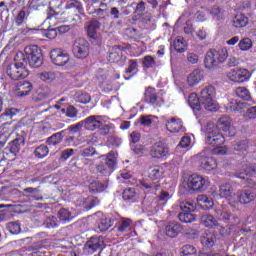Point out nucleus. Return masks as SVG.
Segmentation results:
<instances>
[{"mask_svg":"<svg viewBox=\"0 0 256 256\" xmlns=\"http://www.w3.org/2000/svg\"><path fill=\"white\" fill-rule=\"evenodd\" d=\"M205 143L210 147H214L211 150L212 155H227V148L223 147L225 145V136L223 134L212 130L205 134Z\"/></svg>","mask_w":256,"mask_h":256,"instance_id":"1","label":"nucleus"},{"mask_svg":"<svg viewBox=\"0 0 256 256\" xmlns=\"http://www.w3.org/2000/svg\"><path fill=\"white\" fill-rule=\"evenodd\" d=\"M81 15H83V5L79 1H70L66 5V10L62 14L65 23L81 25Z\"/></svg>","mask_w":256,"mask_h":256,"instance_id":"2","label":"nucleus"},{"mask_svg":"<svg viewBox=\"0 0 256 256\" xmlns=\"http://www.w3.org/2000/svg\"><path fill=\"white\" fill-rule=\"evenodd\" d=\"M227 57H229V52L225 48L210 49L204 58V66L206 69H214V67H219L221 63H225Z\"/></svg>","mask_w":256,"mask_h":256,"instance_id":"3","label":"nucleus"},{"mask_svg":"<svg viewBox=\"0 0 256 256\" xmlns=\"http://www.w3.org/2000/svg\"><path fill=\"white\" fill-rule=\"evenodd\" d=\"M163 173H165V169L159 165L151 166L148 169V177L152 179V181L156 182H142L141 185L143 189H147L150 193H154V191H159L161 189V184L159 180L163 179Z\"/></svg>","mask_w":256,"mask_h":256,"instance_id":"4","label":"nucleus"},{"mask_svg":"<svg viewBox=\"0 0 256 256\" xmlns=\"http://www.w3.org/2000/svg\"><path fill=\"white\" fill-rule=\"evenodd\" d=\"M26 61L33 69H39L45 61L43 50L38 45L26 46L24 49Z\"/></svg>","mask_w":256,"mask_h":256,"instance_id":"5","label":"nucleus"},{"mask_svg":"<svg viewBox=\"0 0 256 256\" xmlns=\"http://www.w3.org/2000/svg\"><path fill=\"white\" fill-rule=\"evenodd\" d=\"M215 95H217V89L211 84L205 86L200 91V101L207 111H213L215 109Z\"/></svg>","mask_w":256,"mask_h":256,"instance_id":"6","label":"nucleus"},{"mask_svg":"<svg viewBox=\"0 0 256 256\" xmlns=\"http://www.w3.org/2000/svg\"><path fill=\"white\" fill-rule=\"evenodd\" d=\"M209 185H211L209 179H205L199 174H192L187 180L188 189L190 191H195L196 193H203V191H207Z\"/></svg>","mask_w":256,"mask_h":256,"instance_id":"7","label":"nucleus"},{"mask_svg":"<svg viewBox=\"0 0 256 256\" xmlns=\"http://www.w3.org/2000/svg\"><path fill=\"white\" fill-rule=\"evenodd\" d=\"M105 249V239L103 236H91L83 246L84 255H94L97 251Z\"/></svg>","mask_w":256,"mask_h":256,"instance_id":"8","label":"nucleus"},{"mask_svg":"<svg viewBox=\"0 0 256 256\" xmlns=\"http://www.w3.org/2000/svg\"><path fill=\"white\" fill-rule=\"evenodd\" d=\"M144 103H148V105L153 107H163L165 105V98L157 93V89L149 86L144 92Z\"/></svg>","mask_w":256,"mask_h":256,"instance_id":"9","label":"nucleus"},{"mask_svg":"<svg viewBox=\"0 0 256 256\" xmlns=\"http://www.w3.org/2000/svg\"><path fill=\"white\" fill-rule=\"evenodd\" d=\"M89 42L84 38H78L72 46V53L76 59H87L89 57Z\"/></svg>","mask_w":256,"mask_h":256,"instance_id":"10","label":"nucleus"},{"mask_svg":"<svg viewBox=\"0 0 256 256\" xmlns=\"http://www.w3.org/2000/svg\"><path fill=\"white\" fill-rule=\"evenodd\" d=\"M14 63H16L18 71V81L21 79H27L30 75V71L27 68V58L23 52H17L14 56Z\"/></svg>","mask_w":256,"mask_h":256,"instance_id":"11","label":"nucleus"},{"mask_svg":"<svg viewBox=\"0 0 256 256\" xmlns=\"http://www.w3.org/2000/svg\"><path fill=\"white\" fill-rule=\"evenodd\" d=\"M85 29L91 43H99V41H101V32H99V29H101V22H99V20L88 22Z\"/></svg>","mask_w":256,"mask_h":256,"instance_id":"12","label":"nucleus"},{"mask_svg":"<svg viewBox=\"0 0 256 256\" xmlns=\"http://www.w3.org/2000/svg\"><path fill=\"white\" fill-rule=\"evenodd\" d=\"M25 146V135H19L17 134L16 138L12 140L8 146L4 149L5 153H9V156L11 159H14L17 157V154L19 151H21V148Z\"/></svg>","mask_w":256,"mask_h":256,"instance_id":"13","label":"nucleus"},{"mask_svg":"<svg viewBox=\"0 0 256 256\" xmlns=\"http://www.w3.org/2000/svg\"><path fill=\"white\" fill-rule=\"evenodd\" d=\"M149 154L152 159H167L169 155V147L162 141L156 142L151 146Z\"/></svg>","mask_w":256,"mask_h":256,"instance_id":"14","label":"nucleus"},{"mask_svg":"<svg viewBox=\"0 0 256 256\" xmlns=\"http://www.w3.org/2000/svg\"><path fill=\"white\" fill-rule=\"evenodd\" d=\"M228 77L234 83H246V81H249V79H251V72L244 68H239L236 70L232 69L228 73Z\"/></svg>","mask_w":256,"mask_h":256,"instance_id":"15","label":"nucleus"},{"mask_svg":"<svg viewBox=\"0 0 256 256\" xmlns=\"http://www.w3.org/2000/svg\"><path fill=\"white\" fill-rule=\"evenodd\" d=\"M50 59L53 64L57 65L58 67H63L67 65V63L71 60L69 54L65 53L61 49H53L50 51Z\"/></svg>","mask_w":256,"mask_h":256,"instance_id":"16","label":"nucleus"},{"mask_svg":"<svg viewBox=\"0 0 256 256\" xmlns=\"http://www.w3.org/2000/svg\"><path fill=\"white\" fill-rule=\"evenodd\" d=\"M82 123L86 131H96V129H99V127H101L103 121H101V116L91 115L88 116L86 119L82 120Z\"/></svg>","mask_w":256,"mask_h":256,"instance_id":"17","label":"nucleus"},{"mask_svg":"<svg viewBox=\"0 0 256 256\" xmlns=\"http://www.w3.org/2000/svg\"><path fill=\"white\" fill-rule=\"evenodd\" d=\"M237 199L241 205H249V203H253V201H255L256 194L249 189L238 190Z\"/></svg>","mask_w":256,"mask_h":256,"instance_id":"18","label":"nucleus"},{"mask_svg":"<svg viewBox=\"0 0 256 256\" xmlns=\"http://www.w3.org/2000/svg\"><path fill=\"white\" fill-rule=\"evenodd\" d=\"M166 129L170 133H179L180 131H184L183 120L177 117L169 118L166 121Z\"/></svg>","mask_w":256,"mask_h":256,"instance_id":"19","label":"nucleus"},{"mask_svg":"<svg viewBox=\"0 0 256 256\" xmlns=\"http://www.w3.org/2000/svg\"><path fill=\"white\" fill-rule=\"evenodd\" d=\"M218 195L221 199H228L231 201L235 197V192H233V185L231 183H224L219 186Z\"/></svg>","mask_w":256,"mask_h":256,"instance_id":"20","label":"nucleus"},{"mask_svg":"<svg viewBox=\"0 0 256 256\" xmlns=\"http://www.w3.org/2000/svg\"><path fill=\"white\" fill-rule=\"evenodd\" d=\"M33 91V84L29 81L19 82L16 85V97H27Z\"/></svg>","mask_w":256,"mask_h":256,"instance_id":"21","label":"nucleus"},{"mask_svg":"<svg viewBox=\"0 0 256 256\" xmlns=\"http://www.w3.org/2000/svg\"><path fill=\"white\" fill-rule=\"evenodd\" d=\"M182 231H183V226H181L179 222H176V221L169 222L165 228V233L167 237H171V238L177 237L179 233H181Z\"/></svg>","mask_w":256,"mask_h":256,"instance_id":"22","label":"nucleus"},{"mask_svg":"<svg viewBox=\"0 0 256 256\" xmlns=\"http://www.w3.org/2000/svg\"><path fill=\"white\" fill-rule=\"evenodd\" d=\"M114 223L115 219H113L111 216L103 215L98 223V229L100 233H105V231H109V228L113 227Z\"/></svg>","mask_w":256,"mask_h":256,"instance_id":"23","label":"nucleus"},{"mask_svg":"<svg viewBox=\"0 0 256 256\" xmlns=\"http://www.w3.org/2000/svg\"><path fill=\"white\" fill-rule=\"evenodd\" d=\"M139 72V60L138 59H130L128 60V68H126L125 73L127 75H131L130 77H124L126 81H129L131 77H134V75H137Z\"/></svg>","mask_w":256,"mask_h":256,"instance_id":"24","label":"nucleus"},{"mask_svg":"<svg viewBox=\"0 0 256 256\" xmlns=\"http://www.w3.org/2000/svg\"><path fill=\"white\" fill-rule=\"evenodd\" d=\"M203 78V71L196 69L188 76L187 83L189 87H195V85H199V83H201Z\"/></svg>","mask_w":256,"mask_h":256,"instance_id":"25","label":"nucleus"},{"mask_svg":"<svg viewBox=\"0 0 256 256\" xmlns=\"http://www.w3.org/2000/svg\"><path fill=\"white\" fill-rule=\"evenodd\" d=\"M197 203L201 207V209H204V211L213 209V206L215 205V202H213V198L208 197L207 195H199L197 197Z\"/></svg>","mask_w":256,"mask_h":256,"instance_id":"26","label":"nucleus"},{"mask_svg":"<svg viewBox=\"0 0 256 256\" xmlns=\"http://www.w3.org/2000/svg\"><path fill=\"white\" fill-rule=\"evenodd\" d=\"M200 167L208 173L210 171H215L217 169V160L213 157H205L202 159Z\"/></svg>","mask_w":256,"mask_h":256,"instance_id":"27","label":"nucleus"},{"mask_svg":"<svg viewBox=\"0 0 256 256\" xmlns=\"http://www.w3.org/2000/svg\"><path fill=\"white\" fill-rule=\"evenodd\" d=\"M188 105L193 111H201V97L197 93H191L188 96Z\"/></svg>","mask_w":256,"mask_h":256,"instance_id":"28","label":"nucleus"},{"mask_svg":"<svg viewBox=\"0 0 256 256\" xmlns=\"http://www.w3.org/2000/svg\"><path fill=\"white\" fill-rule=\"evenodd\" d=\"M249 25V18L245 14H236L233 18V26L236 29H243Z\"/></svg>","mask_w":256,"mask_h":256,"instance_id":"29","label":"nucleus"},{"mask_svg":"<svg viewBox=\"0 0 256 256\" xmlns=\"http://www.w3.org/2000/svg\"><path fill=\"white\" fill-rule=\"evenodd\" d=\"M216 127L219 131H224L227 133L231 129V118L229 116H223L218 119Z\"/></svg>","mask_w":256,"mask_h":256,"instance_id":"30","label":"nucleus"},{"mask_svg":"<svg viewBox=\"0 0 256 256\" xmlns=\"http://www.w3.org/2000/svg\"><path fill=\"white\" fill-rule=\"evenodd\" d=\"M122 199L126 203H135L137 201V191L135 188H127L122 193Z\"/></svg>","mask_w":256,"mask_h":256,"instance_id":"31","label":"nucleus"},{"mask_svg":"<svg viewBox=\"0 0 256 256\" xmlns=\"http://www.w3.org/2000/svg\"><path fill=\"white\" fill-rule=\"evenodd\" d=\"M201 223L205 226L208 227L209 229H213V227H218L219 222H217V219L213 217L211 214H206L201 217Z\"/></svg>","mask_w":256,"mask_h":256,"instance_id":"32","label":"nucleus"},{"mask_svg":"<svg viewBox=\"0 0 256 256\" xmlns=\"http://www.w3.org/2000/svg\"><path fill=\"white\" fill-rule=\"evenodd\" d=\"M215 241H217V236H215L212 232L204 233L201 238V243L204 247L211 248L215 245Z\"/></svg>","mask_w":256,"mask_h":256,"instance_id":"33","label":"nucleus"},{"mask_svg":"<svg viewBox=\"0 0 256 256\" xmlns=\"http://www.w3.org/2000/svg\"><path fill=\"white\" fill-rule=\"evenodd\" d=\"M256 175V166H247L244 169V172H236L235 177L237 179H245L246 177H255Z\"/></svg>","mask_w":256,"mask_h":256,"instance_id":"34","label":"nucleus"},{"mask_svg":"<svg viewBox=\"0 0 256 256\" xmlns=\"http://www.w3.org/2000/svg\"><path fill=\"white\" fill-rule=\"evenodd\" d=\"M63 137H65V131L62 130L48 137L46 143L47 145H59L63 141Z\"/></svg>","mask_w":256,"mask_h":256,"instance_id":"35","label":"nucleus"},{"mask_svg":"<svg viewBox=\"0 0 256 256\" xmlns=\"http://www.w3.org/2000/svg\"><path fill=\"white\" fill-rule=\"evenodd\" d=\"M247 107V103L241 102L239 100H231L228 103V111L237 112V111H243Z\"/></svg>","mask_w":256,"mask_h":256,"instance_id":"36","label":"nucleus"},{"mask_svg":"<svg viewBox=\"0 0 256 256\" xmlns=\"http://www.w3.org/2000/svg\"><path fill=\"white\" fill-rule=\"evenodd\" d=\"M6 74L12 81H19V74L17 70V62L9 64L6 68Z\"/></svg>","mask_w":256,"mask_h":256,"instance_id":"37","label":"nucleus"},{"mask_svg":"<svg viewBox=\"0 0 256 256\" xmlns=\"http://www.w3.org/2000/svg\"><path fill=\"white\" fill-rule=\"evenodd\" d=\"M49 155V147L45 144H41L34 150V156L36 159H45Z\"/></svg>","mask_w":256,"mask_h":256,"instance_id":"38","label":"nucleus"},{"mask_svg":"<svg viewBox=\"0 0 256 256\" xmlns=\"http://www.w3.org/2000/svg\"><path fill=\"white\" fill-rule=\"evenodd\" d=\"M131 219L122 218L118 224L117 231L118 233H127V231L131 230Z\"/></svg>","mask_w":256,"mask_h":256,"instance_id":"39","label":"nucleus"},{"mask_svg":"<svg viewBox=\"0 0 256 256\" xmlns=\"http://www.w3.org/2000/svg\"><path fill=\"white\" fill-rule=\"evenodd\" d=\"M178 219L181 223H193L197 219V215L191 214V212H181L178 214Z\"/></svg>","mask_w":256,"mask_h":256,"instance_id":"40","label":"nucleus"},{"mask_svg":"<svg viewBox=\"0 0 256 256\" xmlns=\"http://www.w3.org/2000/svg\"><path fill=\"white\" fill-rule=\"evenodd\" d=\"M180 209L186 213H193L197 209V205L192 200H185L180 203Z\"/></svg>","mask_w":256,"mask_h":256,"instance_id":"41","label":"nucleus"},{"mask_svg":"<svg viewBox=\"0 0 256 256\" xmlns=\"http://www.w3.org/2000/svg\"><path fill=\"white\" fill-rule=\"evenodd\" d=\"M236 95L243 101H251V92H249V89L245 87H238L236 89Z\"/></svg>","mask_w":256,"mask_h":256,"instance_id":"42","label":"nucleus"},{"mask_svg":"<svg viewBox=\"0 0 256 256\" xmlns=\"http://www.w3.org/2000/svg\"><path fill=\"white\" fill-rule=\"evenodd\" d=\"M106 186L102 182L94 181L89 185L90 193H103L105 191Z\"/></svg>","mask_w":256,"mask_h":256,"instance_id":"43","label":"nucleus"},{"mask_svg":"<svg viewBox=\"0 0 256 256\" xmlns=\"http://www.w3.org/2000/svg\"><path fill=\"white\" fill-rule=\"evenodd\" d=\"M6 229L11 235H19L21 233V224L19 222H9L6 225Z\"/></svg>","mask_w":256,"mask_h":256,"instance_id":"44","label":"nucleus"},{"mask_svg":"<svg viewBox=\"0 0 256 256\" xmlns=\"http://www.w3.org/2000/svg\"><path fill=\"white\" fill-rule=\"evenodd\" d=\"M173 45L177 53H185V39L183 37L181 36L176 37Z\"/></svg>","mask_w":256,"mask_h":256,"instance_id":"45","label":"nucleus"},{"mask_svg":"<svg viewBox=\"0 0 256 256\" xmlns=\"http://www.w3.org/2000/svg\"><path fill=\"white\" fill-rule=\"evenodd\" d=\"M232 147L234 151H247V149H249V140L244 139L237 141L232 145Z\"/></svg>","mask_w":256,"mask_h":256,"instance_id":"46","label":"nucleus"},{"mask_svg":"<svg viewBox=\"0 0 256 256\" xmlns=\"http://www.w3.org/2000/svg\"><path fill=\"white\" fill-rule=\"evenodd\" d=\"M27 17H29V14L27 13V11H25V8L20 10L17 16L15 17V23L17 27H21V25L25 23Z\"/></svg>","mask_w":256,"mask_h":256,"instance_id":"47","label":"nucleus"},{"mask_svg":"<svg viewBox=\"0 0 256 256\" xmlns=\"http://www.w3.org/2000/svg\"><path fill=\"white\" fill-rule=\"evenodd\" d=\"M238 47H239L240 51H249V49H251V47H253V41L248 37L243 38L238 43Z\"/></svg>","mask_w":256,"mask_h":256,"instance_id":"48","label":"nucleus"},{"mask_svg":"<svg viewBox=\"0 0 256 256\" xmlns=\"http://www.w3.org/2000/svg\"><path fill=\"white\" fill-rule=\"evenodd\" d=\"M105 163L110 169H113V167H115V165H117V157H115L114 151H110L106 155Z\"/></svg>","mask_w":256,"mask_h":256,"instance_id":"49","label":"nucleus"},{"mask_svg":"<svg viewBox=\"0 0 256 256\" xmlns=\"http://www.w3.org/2000/svg\"><path fill=\"white\" fill-rule=\"evenodd\" d=\"M83 121H80L76 124H73V125H70L68 127V129H65L63 131H65V134L66 133H70L71 135H75V133H79V131H81V129H83Z\"/></svg>","mask_w":256,"mask_h":256,"instance_id":"50","label":"nucleus"},{"mask_svg":"<svg viewBox=\"0 0 256 256\" xmlns=\"http://www.w3.org/2000/svg\"><path fill=\"white\" fill-rule=\"evenodd\" d=\"M39 77L45 83H53L56 79L55 72H42L39 74Z\"/></svg>","mask_w":256,"mask_h":256,"instance_id":"51","label":"nucleus"},{"mask_svg":"<svg viewBox=\"0 0 256 256\" xmlns=\"http://www.w3.org/2000/svg\"><path fill=\"white\" fill-rule=\"evenodd\" d=\"M44 226L47 229H55V227H59V221L57 220V217L51 216L46 218L44 222Z\"/></svg>","mask_w":256,"mask_h":256,"instance_id":"52","label":"nucleus"},{"mask_svg":"<svg viewBox=\"0 0 256 256\" xmlns=\"http://www.w3.org/2000/svg\"><path fill=\"white\" fill-rule=\"evenodd\" d=\"M182 256H197V249L193 245H185L182 247Z\"/></svg>","mask_w":256,"mask_h":256,"instance_id":"53","label":"nucleus"},{"mask_svg":"<svg viewBox=\"0 0 256 256\" xmlns=\"http://www.w3.org/2000/svg\"><path fill=\"white\" fill-rule=\"evenodd\" d=\"M62 113H66V117H69L70 119H75V117H77V108H75V106H68L67 109L65 110V108L61 109Z\"/></svg>","mask_w":256,"mask_h":256,"instance_id":"54","label":"nucleus"},{"mask_svg":"<svg viewBox=\"0 0 256 256\" xmlns=\"http://www.w3.org/2000/svg\"><path fill=\"white\" fill-rule=\"evenodd\" d=\"M91 102V95L89 93H82L76 97V103H81L82 105H87Z\"/></svg>","mask_w":256,"mask_h":256,"instance_id":"55","label":"nucleus"},{"mask_svg":"<svg viewBox=\"0 0 256 256\" xmlns=\"http://www.w3.org/2000/svg\"><path fill=\"white\" fill-rule=\"evenodd\" d=\"M58 217L60 221H71V212L65 208H62L58 211Z\"/></svg>","mask_w":256,"mask_h":256,"instance_id":"56","label":"nucleus"},{"mask_svg":"<svg viewBox=\"0 0 256 256\" xmlns=\"http://www.w3.org/2000/svg\"><path fill=\"white\" fill-rule=\"evenodd\" d=\"M143 67H145V69H151V67H153V65H155V58L151 55H147L143 58V62H142Z\"/></svg>","mask_w":256,"mask_h":256,"instance_id":"57","label":"nucleus"},{"mask_svg":"<svg viewBox=\"0 0 256 256\" xmlns=\"http://www.w3.org/2000/svg\"><path fill=\"white\" fill-rule=\"evenodd\" d=\"M65 135H68L64 140L65 147L75 146V134L66 133Z\"/></svg>","mask_w":256,"mask_h":256,"instance_id":"58","label":"nucleus"},{"mask_svg":"<svg viewBox=\"0 0 256 256\" xmlns=\"http://www.w3.org/2000/svg\"><path fill=\"white\" fill-rule=\"evenodd\" d=\"M122 56L118 52H110L108 54L109 63H119L121 61Z\"/></svg>","mask_w":256,"mask_h":256,"instance_id":"59","label":"nucleus"},{"mask_svg":"<svg viewBox=\"0 0 256 256\" xmlns=\"http://www.w3.org/2000/svg\"><path fill=\"white\" fill-rule=\"evenodd\" d=\"M191 145V137L184 136L181 138L178 147H181L182 149H187Z\"/></svg>","mask_w":256,"mask_h":256,"instance_id":"60","label":"nucleus"},{"mask_svg":"<svg viewBox=\"0 0 256 256\" xmlns=\"http://www.w3.org/2000/svg\"><path fill=\"white\" fill-rule=\"evenodd\" d=\"M210 13L214 17V19H221V17H223V12L221 11V8H219V6H213Z\"/></svg>","mask_w":256,"mask_h":256,"instance_id":"61","label":"nucleus"},{"mask_svg":"<svg viewBox=\"0 0 256 256\" xmlns=\"http://www.w3.org/2000/svg\"><path fill=\"white\" fill-rule=\"evenodd\" d=\"M44 37L47 39H56L57 38V28H48V30L45 31Z\"/></svg>","mask_w":256,"mask_h":256,"instance_id":"62","label":"nucleus"},{"mask_svg":"<svg viewBox=\"0 0 256 256\" xmlns=\"http://www.w3.org/2000/svg\"><path fill=\"white\" fill-rule=\"evenodd\" d=\"M97 151L94 147L85 148L81 152V157H93Z\"/></svg>","mask_w":256,"mask_h":256,"instance_id":"63","label":"nucleus"},{"mask_svg":"<svg viewBox=\"0 0 256 256\" xmlns=\"http://www.w3.org/2000/svg\"><path fill=\"white\" fill-rule=\"evenodd\" d=\"M247 119H256V106H252L246 111Z\"/></svg>","mask_w":256,"mask_h":256,"instance_id":"64","label":"nucleus"}]
</instances>
